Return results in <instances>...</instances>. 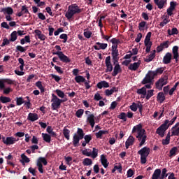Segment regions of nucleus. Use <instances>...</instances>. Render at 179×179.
I'll list each match as a JSON object with an SVG mask.
<instances>
[{
  "label": "nucleus",
  "instance_id": "obj_1",
  "mask_svg": "<svg viewBox=\"0 0 179 179\" xmlns=\"http://www.w3.org/2000/svg\"><path fill=\"white\" fill-rule=\"evenodd\" d=\"M132 134H137L136 138L138 141H139V146H143L145 145V142H146V138L148 136L146 134V130L143 129V126L142 124H138L133 127Z\"/></svg>",
  "mask_w": 179,
  "mask_h": 179
},
{
  "label": "nucleus",
  "instance_id": "obj_2",
  "mask_svg": "<svg viewBox=\"0 0 179 179\" xmlns=\"http://www.w3.org/2000/svg\"><path fill=\"white\" fill-rule=\"evenodd\" d=\"M82 12V9L79 8L78 4L74 3L69 6L67 11L66 12L65 16L68 20H71L75 16Z\"/></svg>",
  "mask_w": 179,
  "mask_h": 179
},
{
  "label": "nucleus",
  "instance_id": "obj_3",
  "mask_svg": "<svg viewBox=\"0 0 179 179\" xmlns=\"http://www.w3.org/2000/svg\"><path fill=\"white\" fill-rule=\"evenodd\" d=\"M150 153V148L148 147H144L138 151V155L141 156V164H145L148 162V156Z\"/></svg>",
  "mask_w": 179,
  "mask_h": 179
},
{
  "label": "nucleus",
  "instance_id": "obj_4",
  "mask_svg": "<svg viewBox=\"0 0 179 179\" xmlns=\"http://www.w3.org/2000/svg\"><path fill=\"white\" fill-rule=\"evenodd\" d=\"M55 48L57 50V52H53V55H57L62 62H65L66 64H68V62H71V59H69V57L65 55L64 52H62V51H61V46L57 45Z\"/></svg>",
  "mask_w": 179,
  "mask_h": 179
},
{
  "label": "nucleus",
  "instance_id": "obj_5",
  "mask_svg": "<svg viewBox=\"0 0 179 179\" xmlns=\"http://www.w3.org/2000/svg\"><path fill=\"white\" fill-rule=\"evenodd\" d=\"M51 106H52V110H58V108H59V107H61V103L66 101V100L64 99H60L59 98H58V96L54 94H52V99H51Z\"/></svg>",
  "mask_w": 179,
  "mask_h": 179
},
{
  "label": "nucleus",
  "instance_id": "obj_6",
  "mask_svg": "<svg viewBox=\"0 0 179 179\" xmlns=\"http://www.w3.org/2000/svg\"><path fill=\"white\" fill-rule=\"evenodd\" d=\"M167 122L169 121H164V124H162L157 129L156 134L163 138L164 136V134H166V131L169 129V126L167 125Z\"/></svg>",
  "mask_w": 179,
  "mask_h": 179
},
{
  "label": "nucleus",
  "instance_id": "obj_7",
  "mask_svg": "<svg viewBox=\"0 0 179 179\" xmlns=\"http://www.w3.org/2000/svg\"><path fill=\"white\" fill-rule=\"evenodd\" d=\"M43 166H47L48 164L47 159H45V158L43 157H40L36 161V166L41 174H43V173H44V170L43 169Z\"/></svg>",
  "mask_w": 179,
  "mask_h": 179
},
{
  "label": "nucleus",
  "instance_id": "obj_8",
  "mask_svg": "<svg viewBox=\"0 0 179 179\" xmlns=\"http://www.w3.org/2000/svg\"><path fill=\"white\" fill-rule=\"evenodd\" d=\"M157 76L155 71H148L145 78L143 80L142 83L146 85V83H152V80L155 79V77Z\"/></svg>",
  "mask_w": 179,
  "mask_h": 179
},
{
  "label": "nucleus",
  "instance_id": "obj_9",
  "mask_svg": "<svg viewBox=\"0 0 179 179\" xmlns=\"http://www.w3.org/2000/svg\"><path fill=\"white\" fill-rule=\"evenodd\" d=\"M169 78L167 76H164L161 78L157 83H156V87L158 90H162L163 86H166L167 83H169Z\"/></svg>",
  "mask_w": 179,
  "mask_h": 179
},
{
  "label": "nucleus",
  "instance_id": "obj_10",
  "mask_svg": "<svg viewBox=\"0 0 179 179\" xmlns=\"http://www.w3.org/2000/svg\"><path fill=\"white\" fill-rule=\"evenodd\" d=\"M2 141H3V143H4V145H15V143H16V142H18L19 138H16L13 136L6 137V138L3 136Z\"/></svg>",
  "mask_w": 179,
  "mask_h": 179
},
{
  "label": "nucleus",
  "instance_id": "obj_11",
  "mask_svg": "<svg viewBox=\"0 0 179 179\" xmlns=\"http://www.w3.org/2000/svg\"><path fill=\"white\" fill-rule=\"evenodd\" d=\"M112 57L113 64H117V62H118V50L117 49V45H112Z\"/></svg>",
  "mask_w": 179,
  "mask_h": 179
},
{
  "label": "nucleus",
  "instance_id": "obj_12",
  "mask_svg": "<svg viewBox=\"0 0 179 179\" xmlns=\"http://www.w3.org/2000/svg\"><path fill=\"white\" fill-rule=\"evenodd\" d=\"M106 72H113V64H111V57L108 56L105 59Z\"/></svg>",
  "mask_w": 179,
  "mask_h": 179
},
{
  "label": "nucleus",
  "instance_id": "obj_13",
  "mask_svg": "<svg viewBox=\"0 0 179 179\" xmlns=\"http://www.w3.org/2000/svg\"><path fill=\"white\" fill-rule=\"evenodd\" d=\"M107 47H108V45L107 43H101L100 42H96L94 45V48L96 51H100V50H106Z\"/></svg>",
  "mask_w": 179,
  "mask_h": 179
},
{
  "label": "nucleus",
  "instance_id": "obj_14",
  "mask_svg": "<svg viewBox=\"0 0 179 179\" xmlns=\"http://www.w3.org/2000/svg\"><path fill=\"white\" fill-rule=\"evenodd\" d=\"M171 136H179V122L176 123V125H174L171 128Z\"/></svg>",
  "mask_w": 179,
  "mask_h": 179
},
{
  "label": "nucleus",
  "instance_id": "obj_15",
  "mask_svg": "<svg viewBox=\"0 0 179 179\" xmlns=\"http://www.w3.org/2000/svg\"><path fill=\"white\" fill-rule=\"evenodd\" d=\"M130 110H131V111H136L138 108L140 113L142 112V104L141 103H133L131 106H130Z\"/></svg>",
  "mask_w": 179,
  "mask_h": 179
},
{
  "label": "nucleus",
  "instance_id": "obj_16",
  "mask_svg": "<svg viewBox=\"0 0 179 179\" xmlns=\"http://www.w3.org/2000/svg\"><path fill=\"white\" fill-rule=\"evenodd\" d=\"M115 66L113 68V72L112 73L113 76H117L120 73H121V66L118 64V62H116L114 64Z\"/></svg>",
  "mask_w": 179,
  "mask_h": 179
},
{
  "label": "nucleus",
  "instance_id": "obj_17",
  "mask_svg": "<svg viewBox=\"0 0 179 179\" xmlns=\"http://www.w3.org/2000/svg\"><path fill=\"white\" fill-rule=\"evenodd\" d=\"M29 13V9L26 6H22L21 7V11L17 13L16 16H18V17H22L23 15H27Z\"/></svg>",
  "mask_w": 179,
  "mask_h": 179
},
{
  "label": "nucleus",
  "instance_id": "obj_18",
  "mask_svg": "<svg viewBox=\"0 0 179 179\" xmlns=\"http://www.w3.org/2000/svg\"><path fill=\"white\" fill-rule=\"evenodd\" d=\"M150 37H152V32H148L144 41L145 47H152V41H150Z\"/></svg>",
  "mask_w": 179,
  "mask_h": 179
},
{
  "label": "nucleus",
  "instance_id": "obj_19",
  "mask_svg": "<svg viewBox=\"0 0 179 179\" xmlns=\"http://www.w3.org/2000/svg\"><path fill=\"white\" fill-rule=\"evenodd\" d=\"M94 115L90 114L87 117V122H89L90 125H91V128H94V124L96 122H94Z\"/></svg>",
  "mask_w": 179,
  "mask_h": 179
},
{
  "label": "nucleus",
  "instance_id": "obj_20",
  "mask_svg": "<svg viewBox=\"0 0 179 179\" xmlns=\"http://www.w3.org/2000/svg\"><path fill=\"white\" fill-rule=\"evenodd\" d=\"M154 2L159 9H163L164 5L167 3V0H154Z\"/></svg>",
  "mask_w": 179,
  "mask_h": 179
},
{
  "label": "nucleus",
  "instance_id": "obj_21",
  "mask_svg": "<svg viewBox=\"0 0 179 179\" xmlns=\"http://www.w3.org/2000/svg\"><path fill=\"white\" fill-rule=\"evenodd\" d=\"M34 33L38 38L41 40V41H45V38H47V36H45V35H44V34H43V32L38 29H36Z\"/></svg>",
  "mask_w": 179,
  "mask_h": 179
},
{
  "label": "nucleus",
  "instance_id": "obj_22",
  "mask_svg": "<svg viewBox=\"0 0 179 179\" xmlns=\"http://www.w3.org/2000/svg\"><path fill=\"white\" fill-rule=\"evenodd\" d=\"M176 3L174 1H171L170 3V7L166 10V13L169 16H171V15H173V10L176 9Z\"/></svg>",
  "mask_w": 179,
  "mask_h": 179
},
{
  "label": "nucleus",
  "instance_id": "obj_23",
  "mask_svg": "<svg viewBox=\"0 0 179 179\" xmlns=\"http://www.w3.org/2000/svg\"><path fill=\"white\" fill-rule=\"evenodd\" d=\"M134 142H135V138L132 136H129V137L128 138V139L126 141V143H125L126 149H128L129 146H132Z\"/></svg>",
  "mask_w": 179,
  "mask_h": 179
},
{
  "label": "nucleus",
  "instance_id": "obj_24",
  "mask_svg": "<svg viewBox=\"0 0 179 179\" xmlns=\"http://www.w3.org/2000/svg\"><path fill=\"white\" fill-rule=\"evenodd\" d=\"M172 54L173 55V59H176V62H178L179 55H178V46H173L172 49Z\"/></svg>",
  "mask_w": 179,
  "mask_h": 179
},
{
  "label": "nucleus",
  "instance_id": "obj_25",
  "mask_svg": "<svg viewBox=\"0 0 179 179\" xmlns=\"http://www.w3.org/2000/svg\"><path fill=\"white\" fill-rule=\"evenodd\" d=\"M100 162L105 169H107L108 167L109 163L108 161L107 160V157H106V155H101Z\"/></svg>",
  "mask_w": 179,
  "mask_h": 179
},
{
  "label": "nucleus",
  "instance_id": "obj_26",
  "mask_svg": "<svg viewBox=\"0 0 179 179\" xmlns=\"http://www.w3.org/2000/svg\"><path fill=\"white\" fill-rule=\"evenodd\" d=\"M96 87H98V89H103V87H110V84H108L107 81L103 80L96 84Z\"/></svg>",
  "mask_w": 179,
  "mask_h": 179
},
{
  "label": "nucleus",
  "instance_id": "obj_27",
  "mask_svg": "<svg viewBox=\"0 0 179 179\" xmlns=\"http://www.w3.org/2000/svg\"><path fill=\"white\" fill-rule=\"evenodd\" d=\"M139 66H141V61L130 64V65L129 66V71H136V69H138Z\"/></svg>",
  "mask_w": 179,
  "mask_h": 179
},
{
  "label": "nucleus",
  "instance_id": "obj_28",
  "mask_svg": "<svg viewBox=\"0 0 179 179\" xmlns=\"http://www.w3.org/2000/svg\"><path fill=\"white\" fill-rule=\"evenodd\" d=\"M1 12L4 13V15H13V8H12L11 7L3 8H1Z\"/></svg>",
  "mask_w": 179,
  "mask_h": 179
},
{
  "label": "nucleus",
  "instance_id": "obj_29",
  "mask_svg": "<svg viewBox=\"0 0 179 179\" xmlns=\"http://www.w3.org/2000/svg\"><path fill=\"white\" fill-rule=\"evenodd\" d=\"M27 120H29V121L34 122V121H37V120H38V115H37L36 113H29L28 115Z\"/></svg>",
  "mask_w": 179,
  "mask_h": 179
},
{
  "label": "nucleus",
  "instance_id": "obj_30",
  "mask_svg": "<svg viewBox=\"0 0 179 179\" xmlns=\"http://www.w3.org/2000/svg\"><path fill=\"white\" fill-rule=\"evenodd\" d=\"M171 57H173L171 53L167 52L163 59L164 64H170L171 62Z\"/></svg>",
  "mask_w": 179,
  "mask_h": 179
},
{
  "label": "nucleus",
  "instance_id": "obj_31",
  "mask_svg": "<svg viewBox=\"0 0 179 179\" xmlns=\"http://www.w3.org/2000/svg\"><path fill=\"white\" fill-rule=\"evenodd\" d=\"M20 163H22V166H24L26 163H30V158L27 157L26 155H21Z\"/></svg>",
  "mask_w": 179,
  "mask_h": 179
},
{
  "label": "nucleus",
  "instance_id": "obj_32",
  "mask_svg": "<svg viewBox=\"0 0 179 179\" xmlns=\"http://www.w3.org/2000/svg\"><path fill=\"white\" fill-rule=\"evenodd\" d=\"M162 170L159 169H156L152 176V179H159L161 177Z\"/></svg>",
  "mask_w": 179,
  "mask_h": 179
},
{
  "label": "nucleus",
  "instance_id": "obj_33",
  "mask_svg": "<svg viewBox=\"0 0 179 179\" xmlns=\"http://www.w3.org/2000/svg\"><path fill=\"white\" fill-rule=\"evenodd\" d=\"M117 90H118L117 89V87H113L110 90H106L104 93L106 96H111V94H113L115 92H117Z\"/></svg>",
  "mask_w": 179,
  "mask_h": 179
},
{
  "label": "nucleus",
  "instance_id": "obj_34",
  "mask_svg": "<svg viewBox=\"0 0 179 179\" xmlns=\"http://www.w3.org/2000/svg\"><path fill=\"white\" fill-rule=\"evenodd\" d=\"M42 138L47 143H51V136L50 134L42 133Z\"/></svg>",
  "mask_w": 179,
  "mask_h": 179
},
{
  "label": "nucleus",
  "instance_id": "obj_35",
  "mask_svg": "<svg viewBox=\"0 0 179 179\" xmlns=\"http://www.w3.org/2000/svg\"><path fill=\"white\" fill-rule=\"evenodd\" d=\"M74 80L76 82V83H84V82H86V79L82 76H76Z\"/></svg>",
  "mask_w": 179,
  "mask_h": 179
},
{
  "label": "nucleus",
  "instance_id": "obj_36",
  "mask_svg": "<svg viewBox=\"0 0 179 179\" xmlns=\"http://www.w3.org/2000/svg\"><path fill=\"white\" fill-rule=\"evenodd\" d=\"M137 93L138 94H141V97L145 99V97H146V88L143 87L141 89H138Z\"/></svg>",
  "mask_w": 179,
  "mask_h": 179
},
{
  "label": "nucleus",
  "instance_id": "obj_37",
  "mask_svg": "<svg viewBox=\"0 0 179 179\" xmlns=\"http://www.w3.org/2000/svg\"><path fill=\"white\" fill-rule=\"evenodd\" d=\"M70 134H71V131L68 129H66V127H64L63 129V135L64 136V138H66V139H67V141H69L70 139Z\"/></svg>",
  "mask_w": 179,
  "mask_h": 179
},
{
  "label": "nucleus",
  "instance_id": "obj_38",
  "mask_svg": "<svg viewBox=\"0 0 179 179\" xmlns=\"http://www.w3.org/2000/svg\"><path fill=\"white\" fill-rule=\"evenodd\" d=\"M157 99L159 101V103H163V101L166 100V96H164V94L163 92H159L158 93Z\"/></svg>",
  "mask_w": 179,
  "mask_h": 179
},
{
  "label": "nucleus",
  "instance_id": "obj_39",
  "mask_svg": "<svg viewBox=\"0 0 179 179\" xmlns=\"http://www.w3.org/2000/svg\"><path fill=\"white\" fill-rule=\"evenodd\" d=\"M106 134H108V131L101 130L99 132L96 133V136L98 139H101V136H103V135H106Z\"/></svg>",
  "mask_w": 179,
  "mask_h": 179
},
{
  "label": "nucleus",
  "instance_id": "obj_40",
  "mask_svg": "<svg viewBox=\"0 0 179 179\" xmlns=\"http://www.w3.org/2000/svg\"><path fill=\"white\" fill-rule=\"evenodd\" d=\"M99 156V149H96L95 148H92V152H91L90 157L92 159H96Z\"/></svg>",
  "mask_w": 179,
  "mask_h": 179
},
{
  "label": "nucleus",
  "instance_id": "obj_41",
  "mask_svg": "<svg viewBox=\"0 0 179 179\" xmlns=\"http://www.w3.org/2000/svg\"><path fill=\"white\" fill-rule=\"evenodd\" d=\"M156 57V50H154L150 55L148 57V58L145 59L146 62H150V61H152L153 59Z\"/></svg>",
  "mask_w": 179,
  "mask_h": 179
},
{
  "label": "nucleus",
  "instance_id": "obj_42",
  "mask_svg": "<svg viewBox=\"0 0 179 179\" xmlns=\"http://www.w3.org/2000/svg\"><path fill=\"white\" fill-rule=\"evenodd\" d=\"M83 166H92V164H93V161L90 158H85L83 160Z\"/></svg>",
  "mask_w": 179,
  "mask_h": 179
},
{
  "label": "nucleus",
  "instance_id": "obj_43",
  "mask_svg": "<svg viewBox=\"0 0 179 179\" xmlns=\"http://www.w3.org/2000/svg\"><path fill=\"white\" fill-rule=\"evenodd\" d=\"M80 137H78V134H74L73 136V146H78L79 141H80Z\"/></svg>",
  "mask_w": 179,
  "mask_h": 179
},
{
  "label": "nucleus",
  "instance_id": "obj_44",
  "mask_svg": "<svg viewBox=\"0 0 179 179\" xmlns=\"http://www.w3.org/2000/svg\"><path fill=\"white\" fill-rule=\"evenodd\" d=\"M0 101L1 103H2L3 104H5L6 103H10L11 99L10 98L8 97V96H0Z\"/></svg>",
  "mask_w": 179,
  "mask_h": 179
},
{
  "label": "nucleus",
  "instance_id": "obj_45",
  "mask_svg": "<svg viewBox=\"0 0 179 179\" xmlns=\"http://www.w3.org/2000/svg\"><path fill=\"white\" fill-rule=\"evenodd\" d=\"M16 40H17V31H13L10 34V41L13 42V41H16Z\"/></svg>",
  "mask_w": 179,
  "mask_h": 179
},
{
  "label": "nucleus",
  "instance_id": "obj_46",
  "mask_svg": "<svg viewBox=\"0 0 179 179\" xmlns=\"http://www.w3.org/2000/svg\"><path fill=\"white\" fill-rule=\"evenodd\" d=\"M92 34H93V33L89 30V29H84V37H85V38H90Z\"/></svg>",
  "mask_w": 179,
  "mask_h": 179
},
{
  "label": "nucleus",
  "instance_id": "obj_47",
  "mask_svg": "<svg viewBox=\"0 0 179 179\" xmlns=\"http://www.w3.org/2000/svg\"><path fill=\"white\" fill-rule=\"evenodd\" d=\"M78 138L83 139L85 136V133H83V129L78 128L77 130V133L76 134Z\"/></svg>",
  "mask_w": 179,
  "mask_h": 179
},
{
  "label": "nucleus",
  "instance_id": "obj_48",
  "mask_svg": "<svg viewBox=\"0 0 179 179\" xmlns=\"http://www.w3.org/2000/svg\"><path fill=\"white\" fill-rule=\"evenodd\" d=\"M36 86L37 88L41 90V93H44L45 90H44V87H43V84L41 83V81L36 82Z\"/></svg>",
  "mask_w": 179,
  "mask_h": 179
},
{
  "label": "nucleus",
  "instance_id": "obj_49",
  "mask_svg": "<svg viewBox=\"0 0 179 179\" xmlns=\"http://www.w3.org/2000/svg\"><path fill=\"white\" fill-rule=\"evenodd\" d=\"M167 173V169L166 168H164L162 169V173H161V176L159 177V179H164L166 178V177H167V176H169V174L166 173Z\"/></svg>",
  "mask_w": 179,
  "mask_h": 179
},
{
  "label": "nucleus",
  "instance_id": "obj_50",
  "mask_svg": "<svg viewBox=\"0 0 179 179\" xmlns=\"http://www.w3.org/2000/svg\"><path fill=\"white\" fill-rule=\"evenodd\" d=\"M55 93L60 99H64L65 97V93H64V92L61 91L60 90H56Z\"/></svg>",
  "mask_w": 179,
  "mask_h": 179
},
{
  "label": "nucleus",
  "instance_id": "obj_51",
  "mask_svg": "<svg viewBox=\"0 0 179 179\" xmlns=\"http://www.w3.org/2000/svg\"><path fill=\"white\" fill-rule=\"evenodd\" d=\"M82 153L84 156H87V157H90V156H92V151L89 149L82 150Z\"/></svg>",
  "mask_w": 179,
  "mask_h": 179
},
{
  "label": "nucleus",
  "instance_id": "obj_52",
  "mask_svg": "<svg viewBox=\"0 0 179 179\" xmlns=\"http://www.w3.org/2000/svg\"><path fill=\"white\" fill-rule=\"evenodd\" d=\"M169 143H170V132L168 133L167 136H166V138L162 140L163 145H169Z\"/></svg>",
  "mask_w": 179,
  "mask_h": 179
},
{
  "label": "nucleus",
  "instance_id": "obj_53",
  "mask_svg": "<svg viewBox=\"0 0 179 179\" xmlns=\"http://www.w3.org/2000/svg\"><path fill=\"white\" fill-rule=\"evenodd\" d=\"M170 22V19H169V17H166L163 20V21L162 22H160L159 26H161V27H164V26H166V24H167V23Z\"/></svg>",
  "mask_w": 179,
  "mask_h": 179
},
{
  "label": "nucleus",
  "instance_id": "obj_54",
  "mask_svg": "<svg viewBox=\"0 0 179 179\" xmlns=\"http://www.w3.org/2000/svg\"><path fill=\"white\" fill-rule=\"evenodd\" d=\"M24 99H23L22 97H17L16 98V104L17 106H22V104H24Z\"/></svg>",
  "mask_w": 179,
  "mask_h": 179
},
{
  "label": "nucleus",
  "instance_id": "obj_55",
  "mask_svg": "<svg viewBox=\"0 0 179 179\" xmlns=\"http://www.w3.org/2000/svg\"><path fill=\"white\" fill-rule=\"evenodd\" d=\"M18 62H19V64H20V71H23V69L24 68V60H23L22 58H19Z\"/></svg>",
  "mask_w": 179,
  "mask_h": 179
},
{
  "label": "nucleus",
  "instance_id": "obj_56",
  "mask_svg": "<svg viewBox=\"0 0 179 179\" xmlns=\"http://www.w3.org/2000/svg\"><path fill=\"white\" fill-rule=\"evenodd\" d=\"M153 92L154 90H148L146 95H145V99L147 100H149V99H150V97H152V96H153Z\"/></svg>",
  "mask_w": 179,
  "mask_h": 179
},
{
  "label": "nucleus",
  "instance_id": "obj_57",
  "mask_svg": "<svg viewBox=\"0 0 179 179\" xmlns=\"http://www.w3.org/2000/svg\"><path fill=\"white\" fill-rule=\"evenodd\" d=\"M84 112L85 110H83V109H78L76 113V117H78V118H80L82 115H83Z\"/></svg>",
  "mask_w": 179,
  "mask_h": 179
},
{
  "label": "nucleus",
  "instance_id": "obj_58",
  "mask_svg": "<svg viewBox=\"0 0 179 179\" xmlns=\"http://www.w3.org/2000/svg\"><path fill=\"white\" fill-rule=\"evenodd\" d=\"M119 120H122L123 121H127V114L125 113H122L117 117Z\"/></svg>",
  "mask_w": 179,
  "mask_h": 179
},
{
  "label": "nucleus",
  "instance_id": "obj_59",
  "mask_svg": "<svg viewBox=\"0 0 179 179\" xmlns=\"http://www.w3.org/2000/svg\"><path fill=\"white\" fill-rule=\"evenodd\" d=\"M59 38L64 40L63 43H66V41H68V35H66V34H62L60 35Z\"/></svg>",
  "mask_w": 179,
  "mask_h": 179
},
{
  "label": "nucleus",
  "instance_id": "obj_60",
  "mask_svg": "<svg viewBox=\"0 0 179 179\" xmlns=\"http://www.w3.org/2000/svg\"><path fill=\"white\" fill-rule=\"evenodd\" d=\"M103 99V97H101V95H100L99 94V92L96 93L94 96V99L96 101H99L100 100H101Z\"/></svg>",
  "mask_w": 179,
  "mask_h": 179
},
{
  "label": "nucleus",
  "instance_id": "obj_61",
  "mask_svg": "<svg viewBox=\"0 0 179 179\" xmlns=\"http://www.w3.org/2000/svg\"><path fill=\"white\" fill-rule=\"evenodd\" d=\"M51 78L52 79H54L55 80V82H59V80H61V77L55 75V74H51Z\"/></svg>",
  "mask_w": 179,
  "mask_h": 179
},
{
  "label": "nucleus",
  "instance_id": "obj_62",
  "mask_svg": "<svg viewBox=\"0 0 179 179\" xmlns=\"http://www.w3.org/2000/svg\"><path fill=\"white\" fill-rule=\"evenodd\" d=\"M64 160L69 166H71V162H72V157H64Z\"/></svg>",
  "mask_w": 179,
  "mask_h": 179
},
{
  "label": "nucleus",
  "instance_id": "obj_63",
  "mask_svg": "<svg viewBox=\"0 0 179 179\" xmlns=\"http://www.w3.org/2000/svg\"><path fill=\"white\" fill-rule=\"evenodd\" d=\"M176 153H177V148L173 147L171 150H170V157L171 156H175Z\"/></svg>",
  "mask_w": 179,
  "mask_h": 179
},
{
  "label": "nucleus",
  "instance_id": "obj_64",
  "mask_svg": "<svg viewBox=\"0 0 179 179\" xmlns=\"http://www.w3.org/2000/svg\"><path fill=\"white\" fill-rule=\"evenodd\" d=\"M85 141H86V143L90 142L92 141V136L91 135H86L84 137Z\"/></svg>",
  "mask_w": 179,
  "mask_h": 179
}]
</instances>
